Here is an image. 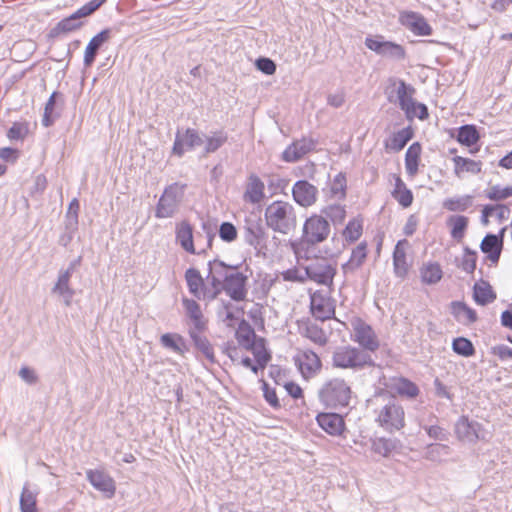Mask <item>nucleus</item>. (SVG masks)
<instances>
[{
  "mask_svg": "<svg viewBox=\"0 0 512 512\" xmlns=\"http://www.w3.org/2000/svg\"><path fill=\"white\" fill-rule=\"evenodd\" d=\"M330 233L331 225L326 217L312 214L304 221L301 237L291 241V249L297 258L317 259L319 257L317 245L325 242Z\"/></svg>",
  "mask_w": 512,
  "mask_h": 512,
  "instance_id": "nucleus-1",
  "label": "nucleus"
},
{
  "mask_svg": "<svg viewBox=\"0 0 512 512\" xmlns=\"http://www.w3.org/2000/svg\"><path fill=\"white\" fill-rule=\"evenodd\" d=\"M212 288H245L248 276L241 271V265H228L225 262L214 259L208 262Z\"/></svg>",
  "mask_w": 512,
  "mask_h": 512,
  "instance_id": "nucleus-2",
  "label": "nucleus"
},
{
  "mask_svg": "<svg viewBox=\"0 0 512 512\" xmlns=\"http://www.w3.org/2000/svg\"><path fill=\"white\" fill-rule=\"evenodd\" d=\"M352 390L342 378H331L318 390L319 402L327 409H341L350 403Z\"/></svg>",
  "mask_w": 512,
  "mask_h": 512,
  "instance_id": "nucleus-3",
  "label": "nucleus"
},
{
  "mask_svg": "<svg viewBox=\"0 0 512 512\" xmlns=\"http://www.w3.org/2000/svg\"><path fill=\"white\" fill-rule=\"evenodd\" d=\"M265 220L269 228L281 234H288L296 227V213L292 204L274 201L265 209Z\"/></svg>",
  "mask_w": 512,
  "mask_h": 512,
  "instance_id": "nucleus-4",
  "label": "nucleus"
},
{
  "mask_svg": "<svg viewBox=\"0 0 512 512\" xmlns=\"http://www.w3.org/2000/svg\"><path fill=\"white\" fill-rule=\"evenodd\" d=\"M332 366L360 371L375 366L371 355L351 345L339 346L332 353Z\"/></svg>",
  "mask_w": 512,
  "mask_h": 512,
  "instance_id": "nucleus-5",
  "label": "nucleus"
},
{
  "mask_svg": "<svg viewBox=\"0 0 512 512\" xmlns=\"http://www.w3.org/2000/svg\"><path fill=\"white\" fill-rule=\"evenodd\" d=\"M186 187V184L175 182L164 188L155 207V217L157 219L171 218L177 213Z\"/></svg>",
  "mask_w": 512,
  "mask_h": 512,
  "instance_id": "nucleus-6",
  "label": "nucleus"
},
{
  "mask_svg": "<svg viewBox=\"0 0 512 512\" xmlns=\"http://www.w3.org/2000/svg\"><path fill=\"white\" fill-rule=\"evenodd\" d=\"M376 412V422L387 432L393 433L404 428L405 411L394 397H388L387 402Z\"/></svg>",
  "mask_w": 512,
  "mask_h": 512,
  "instance_id": "nucleus-7",
  "label": "nucleus"
},
{
  "mask_svg": "<svg viewBox=\"0 0 512 512\" xmlns=\"http://www.w3.org/2000/svg\"><path fill=\"white\" fill-rule=\"evenodd\" d=\"M350 324L353 330L351 339L359 344L361 350L368 353L379 349L380 343L371 325L359 317L352 318Z\"/></svg>",
  "mask_w": 512,
  "mask_h": 512,
  "instance_id": "nucleus-8",
  "label": "nucleus"
},
{
  "mask_svg": "<svg viewBox=\"0 0 512 512\" xmlns=\"http://www.w3.org/2000/svg\"><path fill=\"white\" fill-rule=\"evenodd\" d=\"M454 432L458 440L475 444L486 440V431L481 423L470 419L467 415L458 418L454 425Z\"/></svg>",
  "mask_w": 512,
  "mask_h": 512,
  "instance_id": "nucleus-9",
  "label": "nucleus"
},
{
  "mask_svg": "<svg viewBox=\"0 0 512 512\" xmlns=\"http://www.w3.org/2000/svg\"><path fill=\"white\" fill-rule=\"evenodd\" d=\"M332 290H314L310 293V308L312 315L325 321L332 318L335 314V300L330 296Z\"/></svg>",
  "mask_w": 512,
  "mask_h": 512,
  "instance_id": "nucleus-10",
  "label": "nucleus"
},
{
  "mask_svg": "<svg viewBox=\"0 0 512 512\" xmlns=\"http://www.w3.org/2000/svg\"><path fill=\"white\" fill-rule=\"evenodd\" d=\"M365 46L378 55L395 60H403L406 56L405 49L400 44L384 40L381 35L366 37Z\"/></svg>",
  "mask_w": 512,
  "mask_h": 512,
  "instance_id": "nucleus-11",
  "label": "nucleus"
},
{
  "mask_svg": "<svg viewBox=\"0 0 512 512\" xmlns=\"http://www.w3.org/2000/svg\"><path fill=\"white\" fill-rule=\"evenodd\" d=\"M204 143L198 130L193 128H187L184 131L177 130L175 134V140L172 147V154L181 158L185 152L192 151L196 147L201 146Z\"/></svg>",
  "mask_w": 512,
  "mask_h": 512,
  "instance_id": "nucleus-12",
  "label": "nucleus"
},
{
  "mask_svg": "<svg viewBox=\"0 0 512 512\" xmlns=\"http://www.w3.org/2000/svg\"><path fill=\"white\" fill-rule=\"evenodd\" d=\"M336 274V267L325 259L305 267V276L318 285L330 287Z\"/></svg>",
  "mask_w": 512,
  "mask_h": 512,
  "instance_id": "nucleus-13",
  "label": "nucleus"
},
{
  "mask_svg": "<svg viewBox=\"0 0 512 512\" xmlns=\"http://www.w3.org/2000/svg\"><path fill=\"white\" fill-rule=\"evenodd\" d=\"M293 200L301 207L308 208L313 206L319 195L318 188L308 180L301 179L296 181L292 187Z\"/></svg>",
  "mask_w": 512,
  "mask_h": 512,
  "instance_id": "nucleus-14",
  "label": "nucleus"
},
{
  "mask_svg": "<svg viewBox=\"0 0 512 512\" xmlns=\"http://www.w3.org/2000/svg\"><path fill=\"white\" fill-rule=\"evenodd\" d=\"M317 145V141L311 137H303L293 141L283 152L282 160L287 163L299 161L303 156L313 151Z\"/></svg>",
  "mask_w": 512,
  "mask_h": 512,
  "instance_id": "nucleus-15",
  "label": "nucleus"
},
{
  "mask_svg": "<svg viewBox=\"0 0 512 512\" xmlns=\"http://www.w3.org/2000/svg\"><path fill=\"white\" fill-rule=\"evenodd\" d=\"M393 84L396 83L395 79H391ZM398 88H397V100L401 110L404 111L405 116L408 120H412L416 116V112L413 111V106L415 100L413 99V95L416 92L415 88L406 83L402 79L397 80Z\"/></svg>",
  "mask_w": 512,
  "mask_h": 512,
  "instance_id": "nucleus-16",
  "label": "nucleus"
},
{
  "mask_svg": "<svg viewBox=\"0 0 512 512\" xmlns=\"http://www.w3.org/2000/svg\"><path fill=\"white\" fill-rule=\"evenodd\" d=\"M87 480L98 491L104 493L105 497L111 499L116 492L114 479L102 470L89 469L86 471Z\"/></svg>",
  "mask_w": 512,
  "mask_h": 512,
  "instance_id": "nucleus-17",
  "label": "nucleus"
},
{
  "mask_svg": "<svg viewBox=\"0 0 512 512\" xmlns=\"http://www.w3.org/2000/svg\"><path fill=\"white\" fill-rule=\"evenodd\" d=\"M64 105V95L59 91L52 92L44 107L42 125L46 128L51 127L56 119L61 116Z\"/></svg>",
  "mask_w": 512,
  "mask_h": 512,
  "instance_id": "nucleus-18",
  "label": "nucleus"
},
{
  "mask_svg": "<svg viewBox=\"0 0 512 512\" xmlns=\"http://www.w3.org/2000/svg\"><path fill=\"white\" fill-rule=\"evenodd\" d=\"M112 37V30L105 28L93 36L88 42L83 58V64L86 68H89L95 62V59L105 43H107Z\"/></svg>",
  "mask_w": 512,
  "mask_h": 512,
  "instance_id": "nucleus-19",
  "label": "nucleus"
},
{
  "mask_svg": "<svg viewBox=\"0 0 512 512\" xmlns=\"http://www.w3.org/2000/svg\"><path fill=\"white\" fill-rule=\"evenodd\" d=\"M243 237L248 245L254 248L263 247L267 241V233L261 220L247 219L244 225Z\"/></svg>",
  "mask_w": 512,
  "mask_h": 512,
  "instance_id": "nucleus-20",
  "label": "nucleus"
},
{
  "mask_svg": "<svg viewBox=\"0 0 512 512\" xmlns=\"http://www.w3.org/2000/svg\"><path fill=\"white\" fill-rule=\"evenodd\" d=\"M317 424L329 435L340 436L345 431L344 418L335 412H321L316 416Z\"/></svg>",
  "mask_w": 512,
  "mask_h": 512,
  "instance_id": "nucleus-21",
  "label": "nucleus"
},
{
  "mask_svg": "<svg viewBox=\"0 0 512 512\" xmlns=\"http://www.w3.org/2000/svg\"><path fill=\"white\" fill-rule=\"evenodd\" d=\"M402 24L418 36H429L432 34V27L427 20L419 13L405 12L401 16Z\"/></svg>",
  "mask_w": 512,
  "mask_h": 512,
  "instance_id": "nucleus-22",
  "label": "nucleus"
},
{
  "mask_svg": "<svg viewBox=\"0 0 512 512\" xmlns=\"http://www.w3.org/2000/svg\"><path fill=\"white\" fill-rule=\"evenodd\" d=\"M299 334L318 346H325L328 342V337L325 331L315 322L311 320L298 321Z\"/></svg>",
  "mask_w": 512,
  "mask_h": 512,
  "instance_id": "nucleus-23",
  "label": "nucleus"
},
{
  "mask_svg": "<svg viewBox=\"0 0 512 512\" xmlns=\"http://www.w3.org/2000/svg\"><path fill=\"white\" fill-rule=\"evenodd\" d=\"M175 237L176 242L189 254H201L205 251L203 249L201 252H196L193 226L187 220H182L180 223L176 224Z\"/></svg>",
  "mask_w": 512,
  "mask_h": 512,
  "instance_id": "nucleus-24",
  "label": "nucleus"
},
{
  "mask_svg": "<svg viewBox=\"0 0 512 512\" xmlns=\"http://www.w3.org/2000/svg\"><path fill=\"white\" fill-rule=\"evenodd\" d=\"M182 305L185 309L186 316L191 321V326L188 330H206L207 320L205 319L198 302L194 299L183 297Z\"/></svg>",
  "mask_w": 512,
  "mask_h": 512,
  "instance_id": "nucleus-25",
  "label": "nucleus"
},
{
  "mask_svg": "<svg viewBox=\"0 0 512 512\" xmlns=\"http://www.w3.org/2000/svg\"><path fill=\"white\" fill-rule=\"evenodd\" d=\"M296 362H298L299 370L305 378L313 376L322 367L319 356L310 349L304 350L301 356L296 359Z\"/></svg>",
  "mask_w": 512,
  "mask_h": 512,
  "instance_id": "nucleus-26",
  "label": "nucleus"
},
{
  "mask_svg": "<svg viewBox=\"0 0 512 512\" xmlns=\"http://www.w3.org/2000/svg\"><path fill=\"white\" fill-rule=\"evenodd\" d=\"M450 312L458 323L465 326L471 325L478 320L476 311L462 301H452L450 303Z\"/></svg>",
  "mask_w": 512,
  "mask_h": 512,
  "instance_id": "nucleus-27",
  "label": "nucleus"
},
{
  "mask_svg": "<svg viewBox=\"0 0 512 512\" xmlns=\"http://www.w3.org/2000/svg\"><path fill=\"white\" fill-rule=\"evenodd\" d=\"M85 25L84 20H78L73 14L60 20L48 33V38H58L62 35L80 30Z\"/></svg>",
  "mask_w": 512,
  "mask_h": 512,
  "instance_id": "nucleus-28",
  "label": "nucleus"
},
{
  "mask_svg": "<svg viewBox=\"0 0 512 512\" xmlns=\"http://www.w3.org/2000/svg\"><path fill=\"white\" fill-rule=\"evenodd\" d=\"M204 331L205 330H188V334L195 348L213 364L215 363L214 348L207 337L203 335Z\"/></svg>",
  "mask_w": 512,
  "mask_h": 512,
  "instance_id": "nucleus-29",
  "label": "nucleus"
},
{
  "mask_svg": "<svg viewBox=\"0 0 512 512\" xmlns=\"http://www.w3.org/2000/svg\"><path fill=\"white\" fill-rule=\"evenodd\" d=\"M480 249L492 263L496 264L500 259L503 245L494 234L487 233L481 241Z\"/></svg>",
  "mask_w": 512,
  "mask_h": 512,
  "instance_id": "nucleus-30",
  "label": "nucleus"
},
{
  "mask_svg": "<svg viewBox=\"0 0 512 512\" xmlns=\"http://www.w3.org/2000/svg\"><path fill=\"white\" fill-rule=\"evenodd\" d=\"M400 447L401 442L396 438L374 437L371 439V450L382 457H389Z\"/></svg>",
  "mask_w": 512,
  "mask_h": 512,
  "instance_id": "nucleus-31",
  "label": "nucleus"
},
{
  "mask_svg": "<svg viewBox=\"0 0 512 512\" xmlns=\"http://www.w3.org/2000/svg\"><path fill=\"white\" fill-rule=\"evenodd\" d=\"M248 180L249 182L244 193V198L246 201L252 204H257L265 197V185L263 181L255 174H251Z\"/></svg>",
  "mask_w": 512,
  "mask_h": 512,
  "instance_id": "nucleus-32",
  "label": "nucleus"
},
{
  "mask_svg": "<svg viewBox=\"0 0 512 512\" xmlns=\"http://www.w3.org/2000/svg\"><path fill=\"white\" fill-rule=\"evenodd\" d=\"M452 161L454 163V174L458 178H461L464 172L477 175L482 171L481 161H475L473 159L465 158L462 156H454Z\"/></svg>",
  "mask_w": 512,
  "mask_h": 512,
  "instance_id": "nucleus-33",
  "label": "nucleus"
},
{
  "mask_svg": "<svg viewBox=\"0 0 512 512\" xmlns=\"http://www.w3.org/2000/svg\"><path fill=\"white\" fill-rule=\"evenodd\" d=\"M235 337L241 347L244 349L253 346V342L259 337L256 335L253 327L245 319H241L235 332Z\"/></svg>",
  "mask_w": 512,
  "mask_h": 512,
  "instance_id": "nucleus-34",
  "label": "nucleus"
},
{
  "mask_svg": "<svg viewBox=\"0 0 512 512\" xmlns=\"http://www.w3.org/2000/svg\"><path fill=\"white\" fill-rule=\"evenodd\" d=\"M468 224V217L460 214L451 215L447 219V225L450 227V235L457 242H460L464 238Z\"/></svg>",
  "mask_w": 512,
  "mask_h": 512,
  "instance_id": "nucleus-35",
  "label": "nucleus"
},
{
  "mask_svg": "<svg viewBox=\"0 0 512 512\" xmlns=\"http://www.w3.org/2000/svg\"><path fill=\"white\" fill-rule=\"evenodd\" d=\"M421 151V144L414 142L408 147L405 153V169L410 177H414L418 172Z\"/></svg>",
  "mask_w": 512,
  "mask_h": 512,
  "instance_id": "nucleus-36",
  "label": "nucleus"
},
{
  "mask_svg": "<svg viewBox=\"0 0 512 512\" xmlns=\"http://www.w3.org/2000/svg\"><path fill=\"white\" fill-rule=\"evenodd\" d=\"M456 141L466 147H472L480 140V133L474 124L462 125L458 128Z\"/></svg>",
  "mask_w": 512,
  "mask_h": 512,
  "instance_id": "nucleus-37",
  "label": "nucleus"
},
{
  "mask_svg": "<svg viewBox=\"0 0 512 512\" xmlns=\"http://www.w3.org/2000/svg\"><path fill=\"white\" fill-rule=\"evenodd\" d=\"M392 197L403 207L408 208L413 203V193L407 188L400 176L395 177L394 190L392 191Z\"/></svg>",
  "mask_w": 512,
  "mask_h": 512,
  "instance_id": "nucleus-38",
  "label": "nucleus"
},
{
  "mask_svg": "<svg viewBox=\"0 0 512 512\" xmlns=\"http://www.w3.org/2000/svg\"><path fill=\"white\" fill-rule=\"evenodd\" d=\"M367 257V244L366 242L359 243L351 252L349 260L342 265L344 273L353 271L360 267Z\"/></svg>",
  "mask_w": 512,
  "mask_h": 512,
  "instance_id": "nucleus-39",
  "label": "nucleus"
},
{
  "mask_svg": "<svg viewBox=\"0 0 512 512\" xmlns=\"http://www.w3.org/2000/svg\"><path fill=\"white\" fill-rule=\"evenodd\" d=\"M474 196L462 195L447 198L443 201V208L450 212H465L473 206Z\"/></svg>",
  "mask_w": 512,
  "mask_h": 512,
  "instance_id": "nucleus-40",
  "label": "nucleus"
},
{
  "mask_svg": "<svg viewBox=\"0 0 512 512\" xmlns=\"http://www.w3.org/2000/svg\"><path fill=\"white\" fill-rule=\"evenodd\" d=\"M228 141V133L223 129L210 132L205 139L204 154L218 151Z\"/></svg>",
  "mask_w": 512,
  "mask_h": 512,
  "instance_id": "nucleus-41",
  "label": "nucleus"
},
{
  "mask_svg": "<svg viewBox=\"0 0 512 512\" xmlns=\"http://www.w3.org/2000/svg\"><path fill=\"white\" fill-rule=\"evenodd\" d=\"M443 276V271L439 263L428 262L423 264L420 269L422 282L428 285L436 284Z\"/></svg>",
  "mask_w": 512,
  "mask_h": 512,
  "instance_id": "nucleus-42",
  "label": "nucleus"
},
{
  "mask_svg": "<svg viewBox=\"0 0 512 512\" xmlns=\"http://www.w3.org/2000/svg\"><path fill=\"white\" fill-rule=\"evenodd\" d=\"M320 215L326 217L330 225H341L346 218V208L344 205L331 204L321 209Z\"/></svg>",
  "mask_w": 512,
  "mask_h": 512,
  "instance_id": "nucleus-43",
  "label": "nucleus"
},
{
  "mask_svg": "<svg viewBox=\"0 0 512 512\" xmlns=\"http://www.w3.org/2000/svg\"><path fill=\"white\" fill-rule=\"evenodd\" d=\"M394 389L400 396L408 399H415L420 393L419 387L410 379L405 377H399L395 381Z\"/></svg>",
  "mask_w": 512,
  "mask_h": 512,
  "instance_id": "nucleus-44",
  "label": "nucleus"
},
{
  "mask_svg": "<svg viewBox=\"0 0 512 512\" xmlns=\"http://www.w3.org/2000/svg\"><path fill=\"white\" fill-rule=\"evenodd\" d=\"M363 232V220L361 217H355L349 220L342 231V235L347 242L357 241Z\"/></svg>",
  "mask_w": 512,
  "mask_h": 512,
  "instance_id": "nucleus-45",
  "label": "nucleus"
},
{
  "mask_svg": "<svg viewBox=\"0 0 512 512\" xmlns=\"http://www.w3.org/2000/svg\"><path fill=\"white\" fill-rule=\"evenodd\" d=\"M160 342L165 348H168L177 354L182 355L186 351L184 339L181 335L165 333L161 336Z\"/></svg>",
  "mask_w": 512,
  "mask_h": 512,
  "instance_id": "nucleus-46",
  "label": "nucleus"
},
{
  "mask_svg": "<svg viewBox=\"0 0 512 512\" xmlns=\"http://www.w3.org/2000/svg\"><path fill=\"white\" fill-rule=\"evenodd\" d=\"M413 137V128L411 126H407L393 134L390 148L397 152L401 151Z\"/></svg>",
  "mask_w": 512,
  "mask_h": 512,
  "instance_id": "nucleus-47",
  "label": "nucleus"
},
{
  "mask_svg": "<svg viewBox=\"0 0 512 512\" xmlns=\"http://www.w3.org/2000/svg\"><path fill=\"white\" fill-rule=\"evenodd\" d=\"M243 314V308L235 306L231 302H223V311L219 312L220 316L224 315L223 321L228 327H234Z\"/></svg>",
  "mask_w": 512,
  "mask_h": 512,
  "instance_id": "nucleus-48",
  "label": "nucleus"
},
{
  "mask_svg": "<svg viewBox=\"0 0 512 512\" xmlns=\"http://www.w3.org/2000/svg\"><path fill=\"white\" fill-rule=\"evenodd\" d=\"M450 452L451 448L446 444L431 443L427 445L425 449L424 458L429 461L438 462L441 461L443 457L448 456Z\"/></svg>",
  "mask_w": 512,
  "mask_h": 512,
  "instance_id": "nucleus-49",
  "label": "nucleus"
},
{
  "mask_svg": "<svg viewBox=\"0 0 512 512\" xmlns=\"http://www.w3.org/2000/svg\"><path fill=\"white\" fill-rule=\"evenodd\" d=\"M79 222L64 219L62 232L58 238V244L62 247H68V245L74 239L75 234L78 231Z\"/></svg>",
  "mask_w": 512,
  "mask_h": 512,
  "instance_id": "nucleus-50",
  "label": "nucleus"
},
{
  "mask_svg": "<svg viewBox=\"0 0 512 512\" xmlns=\"http://www.w3.org/2000/svg\"><path fill=\"white\" fill-rule=\"evenodd\" d=\"M37 493L30 490L28 484H25L20 495L21 512H37Z\"/></svg>",
  "mask_w": 512,
  "mask_h": 512,
  "instance_id": "nucleus-51",
  "label": "nucleus"
},
{
  "mask_svg": "<svg viewBox=\"0 0 512 512\" xmlns=\"http://www.w3.org/2000/svg\"><path fill=\"white\" fill-rule=\"evenodd\" d=\"M452 350L462 357H472L476 350L471 340L465 337H457L452 341Z\"/></svg>",
  "mask_w": 512,
  "mask_h": 512,
  "instance_id": "nucleus-52",
  "label": "nucleus"
},
{
  "mask_svg": "<svg viewBox=\"0 0 512 512\" xmlns=\"http://www.w3.org/2000/svg\"><path fill=\"white\" fill-rule=\"evenodd\" d=\"M347 179L343 172L338 173L330 184L331 197L344 200L346 197Z\"/></svg>",
  "mask_w": 512,
  "mask_h": 512,
  "instance_id": "nucleus-53",
  "label": "nucleus"
},
{
  "mask_svg": "<svg viewBox=\"0 0 512 512\" xmlns=\"http://www.w3.org/2000/svg\"><path fill=\"white\" fill-rule=\"evenodd\" d=\"M246 350L252 352L255 360L262 358L265 359L264 362L268 364L272 359L271 352L266 348V340L263 337H258L255 342H253V346Z\"/></svg>",
  "mask_w": 512,
  "mask_h": 512,
  "instance_id": "nucleus-54",
  "label": "nucleus"
},
{
  "mask_svg": "<svg viewBox=\"0 0 512 512\" xmlns=\"http://www.w3.org/2000/svg\"><path fill=\"white\" fill-rule=\"evenodd\" d=\"M107 0H91L78 8L75 12H73V16L78 20H83L84 18L90 17L93 15L102 5H104Z\"/></svg>",
  "mask_w": 512,
  "mask_h": 512,
  "instance_id": "nucleus-55",
  "label": "nucleus"
},
{
  "mask_svg": "<svg viewBox=\"0 0 512 512\" xmlns=\"http://www.w3.org/2000/svg\"><path fill=\"white\" fill-rule=\"evenodd\" d=\"M512 196V186L502 188L500 185H494L486 191V197L492 201L505 200Z\"/></svg>",
  "mask_w": 512,
  "mask_h": 512,
  "instance_id": "nucleus-56",
  "label": "nucleus"
},
{
  "mask_svg": "<svg viewBox=\"0 0 512 512\" xmlns=\"http://www.w3.org/2000/svg\"><path fill=\"white\" fill-rule=\"evenodd\" d=\"M476 261H477L476 251H473L470 248L466 247L464 249V255L460 262L459 267L462 268L467 273H472V272H474V270L476 268Z\"/></svg>",
  "mask_w": 512,
  "mask_h": 512,
  "instance_id": "nucleus-57",
  "label": "nucleus"
},
{
  "mask_svg": "<svg viewBox=\"0 0 512 512\" xmlns=\"http://www.w3.org/2000/svg\"><path fill=\"white\" fill-rule=\"evenodd\" d=\"M237 229L231 222H222L219 227V237L222 241L231 243L237 239Z\"/></svg>",
  "mask_w": 512,
  "mask_h": 512,
  "instance_id": "nucleus-58",
  "label": "nucleus"
},
{
  "mask_svg": "<svg viewBox=\"0 0 512 512\" xmlns=\"http://www.w3.org/2000/svg\"><path fill=\"white\" fill-rule=\"evenodd\" d=\"M262 384L263 397L265 401L274 409H279L281 407L280 401L277 397L276 390L265 381L260 380Z\"/></svg>",
  "mask_w": 512,
  "mask_h": 512,
  "instance_id": "nucleus-59",
  "label": "nucleus"
},
{
  "mask_svg": "<svg viewBox=\"0 0 512 512\" xmlns=\"http://www.w3.org/2000/svg\"><path fill=\"white\" fill-rule=\"evenodd\" d=\"M422 428L433 440L447 441L449 439V432L439 425H424Z\"/></svg>",
  "mask_w": 512,
  "mask_h": 512,
  "instance_id": "nucleus-60",
  "label": "nucleus"
},
{
  "mask_svg": "<svg viewBox=\"0 0 512 512\" xmlns=\"http://www.w3.org/2000/svg\"><path fill=\"white\" fill-rule=\"evenodd\" d=\"M185 279L188 288H206L204 286V280L196 268H189L185 272Z\"/></svg>",
  "mask_w": 512,
  "mask_h": 512,
  "instance_id": "nucleus-61",
  "label": "nucleus"
},
{
  "mask_svg": "<svg viewBox=\"0 0 512 512\" xmlns=\"http://www.w3.org/2000/svg\"><path fill=\"white\" fill-rule=\"evenodd\" d=\"M255 67L268 76L273 75L277 69L276 63L271 58L263 56L256 59Z\"/></svg>",
  "mask_w": 512,
  "mask_h": 512,
  "instance_id": "nucleus-62",
  "label": "nucleus"
},
{
  "mask_svg": "<svg viewBox=\"0 0 512 512\" xmlns=\"http://www.w3.org/2000/svg\"><path fill=\"white\" fill-rule=\"evenodd\" d=\"M28 133V127L24 123L14 122L8 129L7 137L12 141L23 140Z\"/></svg>",
  "mask_w": 512,
  "mask_h": 512,
  "instance_id": "nucleus-63",
  "label": "nucleus"
},
{
  "mask_svg": "<svg viewBox=\"0 0 512 512\" xmlns=\"http://www.w3.org/2000/svg\"><path fill=\"white\" fill-rule=\"evenodd\" d=\"M496 298L495 290H473V299L478 305H487Z\"/></svg>",
  "mask_w": 512,
  "mask_h": 512,
  "instance_id": "nucleus-64",
  "label": "nucleus"
}]
</instances>
